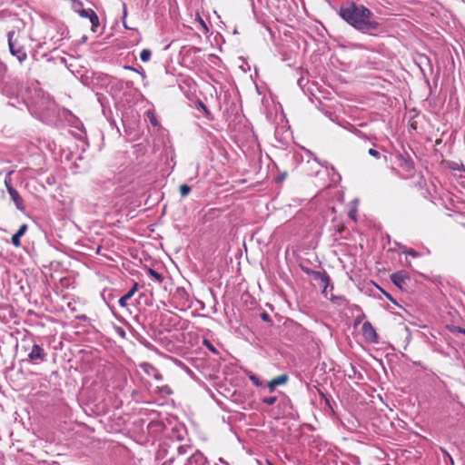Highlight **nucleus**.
Listing matches in <instances>:
<instances>
[{
  "label": "nucleus",
  "mask_w": 465,
  "mask_h": 465,
  "mask_svg": "<svg viewBox=\"0 0 465 465\" xmlns=\"http://www.w3.org/2000/svg\"><path fill=\"white\" fill-rule=\"evenodd\" d=\"M368 153L371 156L375 157V158H380V156H381V153L374 148H371L368 151Z\"/></svg>",
  "instance_id": "obj_22"
},
{
  "label": "nucleus",
  "mask_w": 465,
  "mask_h": 465,
  "mask_svg": "<svg viewBox=\"0 0 465 465\" xmlns=\"http://www.w3.org/2000/svg\"><path fill=\"white\" fill-rule=\"evenodd\" d=\"M79 15L82 17L89 19V21L92 24V30L94 32H95L96 28L99 26V24H100L99 17L96 15V13L93 9L88 8V9H82L81 11H79Z\"/></svg>",
  "instance_id": "obj_4"
},
{
  "label": "nucleus",
  "mask_w": 465,
  "mask_h": 465,
  "mask_svg": "<svg viewBox=\"0 0 465 465\" xmlns=\"http://www.w3.org/2000/svg\"><path fill=\"white\" fill-rule=\"evenodd\" d=\"M258 465H262L260 460H256Z\"/></svg>",
  "instance_id": "obj_37"
},
{
  "label": "nucleus",
  "mask_w": 465,
  "mask_h": 465,
  "mask_svg": "<svg viewBox=\"0 0 465 465\" xmlns=\"http://www.w3.org/2000/svg\"><path fill=\"white\" fill-rule=\"evenodd\" d=\"M407 279L408 275L404 272H398L391 275V282L400 288H402Z\"/></svg>",
  "instance_id": "obj_10"
},
{
  "label": "nucleus",
  "mask_w": 465,
  "mask_h": 465,
  "mask_svg": "<svg viewBox=\"0 0 465 465\" xmlns=\"http://www.w3.org/2000/svg\"><path fill=\"white\" fill-rule=\"evenodd\" d=\"M46 359L47 353L45 349L37 343L33 344L27 354V361L32 364H40L45 361Z\"/></svg>",
  "instance_id": "obj_3"
},
{
  "label": "nucleus",
  "mask_w": 465,
  "mask_h": 465,
  "mask_svg": "<svg viewBox=\"0 0 465 465\" xmlns=\"http://www.w3.org/2000/svg\"><path fill=\"white\" fill-rule=\"evenodd\" d=\"M146 114H147V116H148V118H149V120H150L151 124H152L153 126H156V125L158 124V123H157V120H156V118H155V116H154V114H153V113H152V112L148 111V112L146 113Z\"/></svg>",
  "instance_id": "obj_21"
},
{
  "label": "nucleus",
  "mask_w": 465,
  "mask_h": 465,
  "mask_svg": "<svg viewBox=\"0 0 465 465\" xmlns=\"http://www.w3.org/2000/svg\"><path fill=\"white\" fill-rule=\"evenodd\" d=\"M288 380V377L287 375L283 374V375H280L274 379H272L269 383H268V387L271 391H273L275 389L276 386H279V385H282L284 384Z\"/></svg>",
  "instance_id": "obj_12"
},
{
  "label": "nucleus",
  "mask_w": 465,
  "mask_h": 465,
  "mask_svg": "<svg viewBox=\"0 0 465 465\" xmlns=\"http://www.w3.org/2000/svg\"><path fill=\"white\" fill-rule=\"evenodd\" d=\"M201 23H202L203 26L204 27V29L207 30V26H206L205 23L203 20L201 21Z\"/></svg>",
  "instance_id": "obj_35"
},
{
  "label": "nucleus",
  "mask_w": 465,
  "mask_h": 465,
  "mask_svg": "<svg viewBox=\"0 0 465 465\" xmlns=\"http://www.w3.org/2000/svg\"><path fill=\"white\" fill-rule=\"evenodd\" d=\"M407 254L412 256V257H417L418 256V253L417 252H415L414 250H410L408 252H406Z\"/></svg>",
  "instance_id": "obj_26"
},
{
  "label": "nucleus",
  "mask_w": 465,
  "mask_h": 465,
  "mask_svg": "<svg viewBox=\"0 0 465 465\" xmlns=\"http://www.w3.org/2000/svg\"><path fill=\"white\" fill-rule=\"evenodd\" d=\"M124 68L127 70L136 71V69H134L133 66H129V65L124 66Z\"/></svg>",
  "instance_id": "obj_31"
},
{
  "label": "nucleus",
  "mask_w": 465,
  "mask_h": 465,
  "mask_svg": "<svg viewBox=\"0 0 465 465\" xmlns=\"http://www.w3.org/2000/svg\"><path fill=\"white\" fill-rule=\"evenodd\" d=\"M321 395L326 401V402L329 403V400L326 398L325 394L321 392Z\"/></svg>",
  "instance_id": "obj_33"
},
{
  "label": "nucleus",
  "mask_w": 465,
  "mask_h": 465,
  "mask_svg": "<svg viewBox=\"0 0 465 465\" xmlns=\"http://www.w3.org/2000/svg\"><path fill=\"white\" fill-rule=\"evenodd\" d=\"M351 216L354 219L355 218V215L354 213H351Z\"/></svg>",
  "instance_id": "obj_39"
},
{
  "label": "nucleus",
  "mask_w": 465,
  "mask_h": 465,
  "mask_svg": "<svg viewBox=\"0 0 465 465\" xmlns=\"http://www.w3.org/2000/svg\"><path fill=\"white\" fill-rule=\"evenodd\" d=\"M138 289H139L138 283L134 282V285L132 286V288L119 299V301H118L119 305L123 308L127 307V305H128L127 301L130 300L135 294V292L138 291Z\"/></svg>",
  "instance_id": "obj_9"
},
{
  "label": "nucleus",
  "mask_w": 465,
  "mask_h": 465,
  "mask_svg": "<svg viewBox=\"0 0 465 465\" xmlns=\"http://www.w3.org/2000/svg\"><path fill=\"white\" fill-rule=\"evenodd\" d=\"M159 391H160V392L171 394V390L167 386H163V387L159 388Z\"/></svg>",
  "instance_id": "obj_25"
},
{
  "label": "nucleus",
  "mask_w": 465,
  "mask_h": 465,
  "mask_svg": "<svg viewBox=\"0 0 465 465\" xmlns=\"http://www.w3.org/2000/svg\"><path fill=\"white\" fill-rule=\"evenodd\" d=\"M339 15L351 26L364 34L375 31L380 26V24L374 20L372 12L362 5L351 3L341 6Z\"/></svg>",
  "instance_id": "obj_1"
},
{
  "label": "nucleus",
  "mask_w": 465,
  "mask_h": 465,
  "mask_svg": "<svg viewBox=\"0 0 465 465\" xmlns=\"http://www.w3.org/2000/svg\"><path fill=\"white\" fill-rule=\"evenodd\" d=\"M362 334L365 339L370 342H377L378 335L372 324L369 322H365L361 327Z\"/></svg>",
  "instance_id": "obj_5"
},
{
  "label": "nucleus",
  "mask_w": 465,
  "mask_h": 465,
  "mask_svg": "<svg viewBox=\"0 0 465 465\" xmlns=\"http://www.w3.org/2000/svg\"><path fill=\"white\" fill-rule=\"evenodd\" d=\"M126 16V9H125V5H124V19L125 18Z\"/></svg>",
  "instance_id": "obj_34"
},
{
  "label": "nucleus",
  "mask_w": 465,
  "mask_h": 465,
  "mask_svg": "<svg viewBox=\"0 0 465 465\" xmlns=\"http://www.w3.org/2000/svg\"><path fill=\"white\" fill-rule=\"evenodd\" d=\"M277 401V398L274 396L272 397H265L262 399V402L267 405H273Z\"/></svg>",
  "instance_id": "obj_19"
},
{
  "label": "nucleus",
  "mask_w": 465,
  "mask_h": 465,
  "mask_svg": "<svg viewBox=\"0 0 465 465\" xmlns=\"http://www.w3.org/2000/svg\"><path fill=\"white\" fill-rule=\"evenodd\" d=\"M7 192L11 197V199L13 200V202L15 203V207L19 210V211H24L25 210V206H24V203H23V199L22 197L20 196L19 193L17 192V190H15L14 187L12 186H7Z\"/></svg>",
  "instance_id": "obj_8"
},
{
  "label": "nucleus",
  "mask_w": 465,
  "mask_h": 465,
  "mask_svg": "<svg viewBox=\"0 0 465 465\" xmlns=\"http://www.w3.org/2000/svg\"><path fill=\"white\" fill-rule=\"evenodd\" d=\"M163 465H167V462L163 463Z\"/></svg>",
  "instance_id": "obj_40"
},
{
  "label": "nucleus",
  "mask_w": 465,
  "mask_h": 465,
  "mask_svg": "<svg viewBox=\"0 0 465 465\" xmlns=\"http://www.w3.org/2000/svg\"><path fill=\"white\" fill-rule=\"evenodd\" d=\"M322 280L325 283V286H327L329 283V277L327 275H323Z\"/></svg>",
  "instance_id": "obj_27"
},
{
  "label": "nucleus",
  "mask_w": 465,
  "mask_h": 465,
  "mask_svg": "<svg viewBox=\"0 0 465 465\" xmlns=\"http://www.w3.org/2000/svg\"><path fill=\"white\" fill-rule=\"evenodd\" d=\"M351 216L354 219L355 218V215L354 213H351Z\"/></svg>",
  "instance_id": "obj_38"
},
{
  "label": "nucleus",
  "mask_w": 465,
  "mask_h": 465,
  "mask_svg": "<svg viewBox=\"0 0 465 465\" xmlns=\"http://www.w3.org/2000/svg\"><path fill=\"white\" fill-rule=\"evenodd\" d=\"M302 149L304 150V152H305L308 155H310V156H311V155H312V156H313L312 153L310 150L305 149V148H302Z\"/></svg>",
  "instance_id": "obj_30"
},
{
  "label": "nucleus",
  "mask_w": 465,
  "mask_h": 465,
  "mask_svg": "<svg viewBox=\"0 0 465 465\" xmlns=\"http://www.w3.org/2000/svg\"><path fill=\"white\" fill-rule=\"evenodd\" d=\"M218 461L223 465H229V463L223 458H219Z\"/></svg>",
  "instance_id": "obj_28"
},
{
  "label": "nucleus",
  "mask_w": 465,
  "mask_h": 465,
  "mask_svg": "<svg viewBox=\"0 0 465 465\" xmlns=\"http://www.w3.org/2000/svg\"><path fill=\"white\" fill-rule=\"evenodd\" d=\"M189 445H181L177 448L178 454L184 455L188 452Z\"/></svg>",
  "instance_id": "obj_20"
},
{
  "label": "nucleus",
  "mask_w": 465,
  "mask_h": 465,
  "mask_svg": "<svg viewBox=\"0 0 465 465\" xmlns=\"http://www.w3.org/2000/svg\"><path fill=\"white\" fill-rule=\"evenodd\" d=\"M313 160L317 162L319 164L322 165L323 163L319 161V159L316 156H313Z\"/></svg>",
  "instance_id": "obj_32"
},
{
  "label": "nucleus",
  "mask_w": 465,
  "mask_h": 465,
  "mask_svg": "<svg viewBox=\"0 0 465 465\" xmlns=\"http://www.w3.org/2000/svg\"><path fill=\"white\" fill-rule=\"evenodd\" d=\"M140 368L143 370V371L147 374L148 376H152L153 377L155 380L157 381H162L163 380V376L162 374L159 372V371L154 367L153 366L152 364L148 363V362H143L140 364Z\"/></svg>",
  "instance_id": "obj_6"
},
{
  "label": "nucleus",
  "mask_w": 465,
  "mask_h": 465,
  "mask_svg": "<svg viewBox=\"0 0 465 465\" xmlns=\"http://www.w3.org/2000/svg\"><path fill=\"white\" fill-rule=\"evenodd\" d=\"M262 320H264V321H268V320H269V316H268V314H266V313H262Z\"/></svg>",
  "instance_id": "obj_29"
},
{
  "label": "nucleus",
  "mask_w": 465,
  "mask_h": 465,
  "mask_svg": "<svg viewBox=\"0 0 465 465\" xmlns=\"http://www.w3.org/2000/svg\"><path fill=\"white\" fill-rule=\"evenodd\" d=\"M203 343H204V345H205V346H206L210 351H213V352L215 351L214 347L212 345V343H211L209 341L204 340Z\"/></svg>",
  "instance_id": "obj_24"
},
{
  "label": "nucleus",
  "mask_w": 465,
  "mask_h": 465,
  "mask_svg": "<svg viewBox=\"0 0 465 465\" xmlns=\"http://www.w3.org/2000/svg\"><path fill=\"white\" fill-rule=\"evenodd\" d=\"M449 330L450 332H452L453 334H457V333H462L465 335V329L461 328V327H459V326H455V325H451L449 327Z\"/></svg>",
  "instance_id": "obj_18"
},
{
  "label": "nucleus",
  "mask_w": 465,
  "mask_h": 465,
  "mask_svg": "<svg viewBox=\"0 0 465 465\" xmlns=\"http://www.w3.org/2000/svg\"><path fill=\"white\" fill-rule=\"evenodd\" d=\"M8 46L10 54L16 57L20 64L26 60L27 54L24 49V46L20 44L17 37H15V31H9L7 33Z\"/></svg>",
  "instance_id": "obj_2"
},
{
  "label": "nucleus",
  "mask_w": 465,
  "mask_h": 465,
  "mask_svg": "<svg viewBox=\"0 0 465 465\" xmlns=\"http://www.w3.org/2000/svg\"><path fill=\"white\" fill-rule=\"evenodd\" d=\"M266 462H267V465H273V464H272L271 461H269V460H266Z\"/></svg>",
  "instance_id": "obj_36"
},
{
  "label": "nucleus",
  "mask_w": 465,
  "mask_h": 465,
  "mask_svg": "<svg viewBox=\"0 0 465 465\" xmlns=\"http://www.w3.org/2000/svg\"><path fill=\"white\" fill-rule=\"evenodd\" d=\"M207 458L199 451L196 450L191 457L188 459L187 462L184 465H206Z\"/></svg>",
  "instance_id": "obj_7"
},
{
  "label": "nucleus",
  "mask_w": 465,
  "mask_h": 465,
  "mask_svg": "<svg viewBox=\"0 0 465 465\" xmlns=\"http://www.w3.org/2000/svg\"><path fill=\"white\" fill-rule=\"evenodd\" d=\"M152 52L149 49H143L140 53V59L146 63L150 60Z\"/></svg>",
  "instance_id": "obj_15"
},
{
  "label": "nucleus",
  "mask_w": 465,
  "mask_h": 465,
  "mask_svg": "<svg viewBox=\"0 0 465 465\" xmlns=\"http://www.w3.org/2000/svg\"><path fill=\"white\" fill-rule=\"evenodd\" d=\"M250 379L253 382L254 385H256V386H260L261 385V381H259V379L255 375H252L250 377Z\"/></svg>",
  "instance_id": "obj_23"
},
{
  "label": "nucleus",
  "mask_w": 465,
  "mask_h": 465,
  "mask_svg": "<svg viewBox=\"0 0 465 465\" xmlns=\"http://www.w3.org/2000/svg\"><path fill=\"white\" fill-rule=\"evenodd\" d=\"M148 274L150 275L151 278H153V280H155L159 283H161L163 282V275L160 274L158 272H156L153 269H149L148 270Z\"/></svg>",
  "instance_id": "obj_14"
},
{
  "label": "nucleus",
  "mask_w": 465,
  "mask_h": 465,
  "mask_svg": "<svg viewBox=\"0 0 465 465\" xmlns=\"http://www.w3.org/2000/svg\"><path fill=\"white\" fill-rule=\"evenodd\" d=\"M179 191H180L181 195L183 197H185V196H187L190 193L191 187L189 185H187V184H182L180 186Z\"/></svg>",
  "instance_id": "obj_17"
},
{
  "label": "nucleus",
  "mask_w": 465,
  "mask_h": 465,
  "mask_svg": "<svg viewBox=\"0 0 465 465\" xmlns=\"http://www.w3.org/2000/svg\"><path fill=\"white\" fill-rule=\"evenodd\" d=\"M6 71H7L6 65L2 61H0V84L4 81V78L5 76Z\"/></svg>",
  "instance_id": "obj_16"
},
{
  "label": "nucleus",
  "mask_w": 465,
  "mask_h": 465,
  "mask_svg": "<svg viewBox=\"0 0 465 465\" xmlns=\"http://www.w3.org/2000/svg\"><path fill=\"white\" fill-rule=\"evenodd\" d=\"M27 224L24 223L20 226L18 231L12 236V244L15 247H19L21 245V237L27 231Z\"/></svg>",
  "instance_id": "obj_11"
},
{
  "label": "nucleus",
  "mask_w": 465,
  "mask_h": 465,
  "mask_svg": "<svg viewBox=\"0 0 465 465\" xmlns=\"http://www.w3.org/2000/svg\"><path fill=\"white\" fill-rule=\"evenodd\" d=\"M401 167L410 174H411V172L414 169L413 163L411 161L404 158L401 159Z\"/></svg>",
  "instance_id": "obj_13"
}]
</instances>
